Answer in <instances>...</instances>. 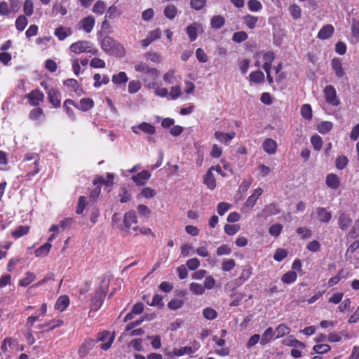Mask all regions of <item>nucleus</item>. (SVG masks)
<instances>
[{"label": "nucleus", "instance_id": "nucleus-1", "mask_svg": "<svg viewBox=\"0 0 359 359\" xmlns=\"http://www.w3.org/2000/svg\"><path fill=\"white\" fill-rule=\"evenodd\" d=\"M69 49L72 53L76 54L86 53L96 55L97 53V50L94 48L93 44L91 42L85 40H81L73 43L70 46Z\"/></svg>", "mask_w": 359, "mask_h": 359}, {"label": "nucleus", "instance_id": "nucleus-2", "mask_svg": "<svg viewBox=\"0 0 359 359\" xmlns=\"http://www.w3.org/2000/svg\"><path fill=\"white\" fill-rule=\"evenodd\" d=\"M137 72L143 73L145 76L143 79L145 82L148 80L156 81L158 77L159 73L156 68L149 67L145 62H140L135 66Z\"/></svg>", "mask_w": 359, "mask_h": 359}, {"label": "nucleus", "instance_id": "nucleus-3", "mask_svg": "<svg viewBox=\"0 0 359 359\" xmlns=\"http://www.w3.org/2000/svg\"><path fill=\"white\" fill-rule=\"evenodd\" d=\"M137 222L136 212L135 210H130L127 212L123 218V224H121L120 228L122 230H126L129 232L130 229H132L134 231L137 229V226H132L136 224Z\"/></svg>", "mask_w": 359, "mask_h": 359}, {"label": "nucleus", "instance_id": "nucleus-4", "mask_svg": "<svg viewBox=\"0 0 359 359\" xmlns=\"http://www.w3.org/2000/svg\"><path fill=\"white\" fill-rule=\"evenodd\" d=\"M114 337V332L111 333L108 331H103L99 333L97 341H103V343L100 345V348L104 351L108 350L111 347Z\"/></svg>", "mask_w": 359, "mask_h": 359}, {"label": "nucleus", "instance_id": "nucleus-5", "mask_svg": "<svg viewBox=\"0 0 359 359\" xmlns=\"http://www.w3.org/2000/svg\"><path fill=\"white\" fill-rule=\"evenodd\" d=\"M41 84L47 90L49 102L54 107H59L61 103L60 92L54 88H48L45 82H42Z\"/></svg>", "mask_w": 359, "mask_h": 359}, {"label": "nucleus", "instance_id": "nucleus-6", "mask_svg": "<svg viewBox=\"0 0 359 359\" xmlns=\"http://www.w3.org/2000/svg\"><path fill=\"white\" fill-rule=\"evenodd\" d=\"M105 294L106 290L104 287H102L97 291L91 301L90 311L96 312L100 308L105 297Z\"/></svg>", "mask_w": 359, "mask_h": 359}, {"label": "nucleus", "instance_id": "nucleus-7", "mask_svg": "<svg viewBox=\"0 0 359 359\" xmlns=\"http://www.w3.org/2000/svg\"><path fill=\"white\" fill-rule=\"evenodd\" d=\"M324 94L327 102L333 106H338L340 102L337 97L336 90L332 86H327L324 89Z\"/></svg>", "mask_w": 359, "mask_h": 359}, {"label": "nucleus", "instance_id": "nucleus-8", "mask_svg": "<svg viewBox=\"0 0 359 359\" xmlns=\"http://www.w3.org/2000/svg\"><path fill=\"white\" fill-rule=\"evenodd\" d=\"M131 130L136 135L140 134V130L148 135H154L156 132L155 127L146 122H142L137 126H133Z\"/></svg>", "mask_w": 359, "mask_h": 359}, {"label": "nucleus", "instance_id": "nucleus-9", "mask_svg": "<svg viewBox=\"0 0 359 359\" xmlns=\"http://www.w3.org/2000/svg\"><path fill=\"white\" fill-rule=\"evenodd\" d=\"M352 219L348 213L346 212H339L338 217V224L342 231H346L352 224Z\"/></svg>", "mask_w": 359, "mask_h": 359}, {"label": "nucleus", "instance_id": "nucleus-10", "mask_svg": "<svg viewBox=\"0 0 359 359\" xmlns=\"http://www.w3.org/2000/svg\"><path fill=\"white\" fill-rule=\"evenodd\" d=\"M95 24V20L94 17L89 15L81 19L79 22V26L80 29L83 30L86 33H90L92 32Z\"/></svg>", "mask_w": 359, "mask_h": 359}, {"label": "nucleus", "instance_id": "nucleus-11", "mask_svg": "<svg viewBox=\"0 0 359 359\" xmlns=\"http://www.w3.org/2000/svg\"><path fill=\"white\" fill-rule=\"evenodd\" d=\"M27 97L29 99V104L32 106H38L44 98V95L42 92L38 90L31 91Z\"/></svg>", "mask_w": 359, "mask_h": 359}, {"label": "nucleus", "instance_id": "nucleus-12", "mask_svg": "<svg viewBox=\"0 0 359 359\" xmlns=\"http://www.w3.org/2000/svg\"><path fill=\"white\" fill-rule=\"evenodd\" d=\"M215 137L221 143L228 145L229 143L234 138L236 133L231 132L226 133L220 131H216L214 134Z\"/></svg>", "mask_w": 359, "mask_h": 359}, {"label": "nucleus", "instance_id": "nucleus-13", "mask_svg": "<svg viewBox=\"0 0 359 359\" xmlns=\"http://www.w3.org/2000/svg\"><path fill=\"white\" fill-rule=\"evenodd\" d=\"M25 161H31L34 160V170L29 171L27 173V175L29 177H33L35 175H36L39 172V158L36 154H26L25 156Z\"/></svg>", "mask_w": 359, "mask_h": 359}, {"label": "nucleus", "instance_id": "nucleus-14", "mask_svg": "<svg viewBox=\"0 0 359 359\" xmlns=\"http://www.w3.org/2000/svg\"><path fill=\"white\" fill-rule=\"evenodd\" d=\"M334 28L332 25H324L318 33V38L321 40H325L330 38L334 34Z\"/></svg>", "mask_w": 359, "mask_h": 359}, {"label": "nucleus", "instance_id": "nucleus-15", "mask_svg": "<svg viewBox=\"0 0 359 359\" xmlns=\"http://www.w3.org/2000/svg\"><path fill=\"white\" fill-rule=\"evenodd\" d=\"M151 174L147 170H142L132 177V180L137 185H144L146 182L150 178Z\"/></svg>", "mask_w": 359, "mask_h": 359}, {"label": "nucleus", "instance_id": "nucleus-16", "mask_svg": "<svg viewBox=\"0 0 359 359\" xmlns=\"http://www.w3.org/2000/svg\"><path fill=\"white\" fill-rule=\"evenodd\" d=\"M277 143L271 139L267 138L262 143V148L265 152L269 154H274L277 151Z\"/></svg>", "mask_w": 359, "mask_h": 359}, {"label": "nucleus", "instance_id": "nucleus-17", "mask_svg": "<svg viewBox=\"0 0 359 359\" xmlns=\"http://www.w3.org/2000/svg\"><path fill=\"white\" fill-rule=\"evenodd\" d=\"M69 305V299L67 295L60 296L55 304V308L60 312L64 311Z\"/></svg>", "mask_w": 359, "mask_h": 359}, {"label": "nucleus", "instance_id": "nucleus-18", "mask_svg": "<svg viewBox=\"0 0 359 359\" xmlns=\"http://www.w3.org/2000/svg\"><path fill=\"white\" fill-rule=\"evenodd\" d=\"M326 184L332 189H337L340 185V180L336 174H328L326 177Z\"/></svg>", "mask_w": 359, "mask_h": 359}, {"label": "nucleus", "instance_id": "nucleus-19", "mask_svg": "<svg viewBox=\"0 0 359 359\" xmlns=\"http://www.w3.org/2000/svg\"><path fill=\"white\" fill-rule=\"evenodd\" d=\"M116 41L111 36H105L101 41V48L104 52L109 53V52L111 51Z\"/></svg>", "mask_w": 359, "mask_h": 359}, {"label": "nucleus", "instance_id": "nucleus-20", "mask_svg": "<svg viewBox=\"0 0 359 359\" xmlns=\"http://www.w3.org/2000/svg\"><path fill=\"white\" fill-rule=\"evenodd\" d=\"M93 106L94 102L91 98H82L80 102L75 105V107L81 111H86L92 109Z\"/></svg>", "mask_w": 359, "mask_h": 359}, {"label": "nucleus", "instance_id": "nucleus-21", "mask_svg": "<svg viewBox=\"0 0 359 359\" xmlns=\"http://www.w3.org/2000/svg\"><path fill=\"white\" fill-rule=\"evenodd\" d=\"M54 34L57 37V39L60 41H63L68 36H70L72 34V31L70 28L60 26L55 29Z\"/></svg>", "mask_w": 359, "mask_h": 359}, {"label": "nucleus", "instance_id": "nucleus-22", "mask_svg": "<svg viewBox=\"0 0 359 359\" xmlns=\"http://www.w3.org/2000/svg\"><path fill=\"white\" fill-rule=\"evenodd\" d=\"M318 218L321 222L327 223L332 218V213L324 208H318L316 210Z\"/></svg>", "mask_w": 359, "mask_h": 359}, {"label": "nucleus", "instance_id": "nucleus-23", "mask_svg": "<svg viewBox=\"0 0 359 359\" xmlns=\"http://www.w3.org/2000/svg\"><path fill=\"white\" fill-rule=\"evenodd\" d=\"M276 339V337H275L274 336L273 330L271 327H269L262 334L260 339V344L262 345H265Z\"/></svg>", "mask_w": 359, "mask_h": 359}, {"label": "nucleus", "instance_id": "nucleus-24", "mask_svg": "<svg viewBox=\"0 0 359 359\" xmlns=\"http://www.w3.org/2000/svg\"><path fill=\"white\" fill-rule=\"evenodd\" d=\"M275 58L274 53L271 51H269L267 53H265L263 55V69L265 72H267V70H271L272 62H273Z\"/></svg>", "mask_w": 359, "mask_h": 359}, {"label": "nucleus", "instance_id": "nucleus-25", "mask_svg": "<svg viewBox=\"0 0 359 359\" xmlns=\"http://www.w3.org/2000/svg\"><path fill=\"white\" fill-rule=\"evenodd\" d=\"M203 182L211 190L215 188L216 181L211 170H209L205 175Z\"/></svg>", "mask_w": 359, "mask_h": 359}, {"label": "nucleus", "instance_id": "nucleus-26", "mask_svg": "<svg viewBox=\"0 0 359 359\" xmlns=\"http://www.w3.org/2000/svg\"><path fill=\"white\" fill-rule=\"evenodd\" d=\"M94 345L95 341L93 339H86L82 346H80L79 349V353L81 355H85L94 346Z\"/></svg>", "mask_w": 359, "mask_h": 359}, {"label": "nucleus", "instance_id": "nucleus-27", "mask_svg": "<svg viewBox=\"0 0 359 359\" xmlns=\"http://www.w3.org/2000/svg\"><path fill=\"white\" fill-rule=\"evenodd\" d=\"M243 23L250 29H253L255 28L257 22L258 21V18L254 15H251L248 14L245 15L243 18Z\"/></svg>", "mask_w": 359, "mask_h": 359}, {"label": "nucleus", "instance_id": "nucleus-28", "mask_svg": "<svg viewBox=\"0 0 359 359\" xmlns=\"http://www.w3.org/2000/svg\"><path fill=\"white\" fill-rule=\"evenodd\" d=\"M64 85L69 87L78 95H81L82 93V88L79 86L78 82L76 79H69L64 81Z\"/></svg>", "mask_w": 359, "mask_h": 359}, {"label": "nucleus", "instance_id": "nucleus-29", "mask_svg": "<svg viewBox=\"0 0 359 359\" xmlns=\"http://www.w3.org/2000/svg\"><path fill=\"white\" fill-rule=\"evenodd\" d=\"M189 354H192V351L189 346L181 347L180 348H175L172 350V353H170L171 356L175 355L177 357Z\"/></svg>", "mask_w": 359, "mask_h": 359}, {"label": "nucleus", "instance_id": "nucleus-30", "mask_svg": "<svg viewBox=\"0 0 359 359\" xmlns=\"http://www.w3.org/2000/svg\"><path fill=\"white\" fill-rule=\"evenodd\" d=\"M164 15L169 20H172L175 18L177 13V8L175 6L170 4L165 7L163 10Z\"/></svg>", "mask_w": 359, "mask_h": 359}, {"label": "nucleus", "instance_id": "nucleus-31", "mask_svg": "<svg viewBox=\"0 0 359 359\" xmlns=\"http://www.w3.org/2000/svg\"><path fill=\"white\" fill-rule=\"evenodd\" d=\"M249 80L252 83H262L264 81V74L262 72L259 70L252 72L249 75Z\"/></svg>", "mask_w": 359, "mask_h": 359}, {"label": "nucleus", "instance_id": "nucleus-32", "mask_svg": "<svg viewBox=\"0 0 359 359\" xmlns=\"http://www.w3.org/2000/svg\"><path fill=\"white\" fill-rule=\"evenodd\" d=\"M333 128V123L330 121H322L317 126L318 131L321 134L329 133Z\"/></svg>", "mask_w": 359, "mask_h": 359}, {"label": "nucleus", "instance_id": "nucleus-33", "mask_svg": "<svg viewBox=\"0 0 359 359\" xmlns=\"http://www.w3.org/2000/svg\"><path fill=\"white\" fill-rule=\"evenodd\" d=\"M283 343L284 345H285L287 346L299 347V348H305V344L303 342H302L296 339H292L290 337L284 339L283 340Z\"/></svg>", "mask_w": 359, "mask_h": 359}, {"label": "nucleus", "instance_id": "nucleus-34", "mask_svg": "<svg viewBox=\"0 0 359 359\" xmlns=\"http://www.w3.org/2000/svg\"><path fill=\"white\" fill-rule=\"evenodd\" d=\"M224 23V18L222 15H215L210 20L211 27L214 29H220Z\"/></svg>", "mask_w": 359, "mask_h": 359}, {"label": "nucleus", "instance_id": "nucleus-35", "mask_svg": "<svg viewBox=\"0 0 359 359\" xmlns=\"http://www.w3.org/2000/svg\"><path fill=\"white\" fill-rule=\"evenodd\" d=\"M332 67L335 72L336 76L339 78H341L344 75V71L343 69L341 62L339 60H333L332 61Z\"/></svg>", "mask_w": 359, "mask_h": 359}, {"label": "nucleus", "instance_id": "nucleus-36", "mask_svg": "<svg viewBox=\"0 0 359 359\" xmlns=\"http://www.w3.org/2000/svg\"><path fill=\"white\" fill-rule=\"evenodd\" d=\"M128 81V78L124 72H120L118 74L113 75L112 76V82L117 85L126 83Z\"/></svg>", "mask_w": 359, "mask_h": 359}, {"label": "nucleus", "instance_id": "nucleus-37", "mask_svg": "<svg viewBox=\"0 0 359 359\" xmlns=\"http://www.w3.org/2000/svg\"><path fill=\"white\" fill-rule=\"evenodd\" d=\"M297 278V273L294 271H290L285 274L281 278V280L286 284H290L294 283Z\"/></svg>", "mask_w": 359, "mask_h": 359}, {"label": "nucleus", "instance_id": "nucleus-38", "mask_svg": "<svg viewBox=\"0 0 359 359\" xmlns=\"http://www.w3.org/2000/svg\"><path fill=\"white\" fill-rule=\"evenodd\" d=\"M280 212V210L277 208L275 204H269L266 205L263 210V214L265 217H269L271 215H277Z\"/></svg>", "mask_w": 359, "mask_h": 359}, {"label": "nucleus", "instance_id": "nucleus-39", "mask_svg": "<svg viewBox=\"0 0 359 359\" xmlns=\"http://www.w3.org/2000/svg\"><path fill=\"white\" fill-rule=\"evenodd\" d=\"M15 341L13 340L11 337L6 338L2 344H1V350L4 353L9 352L11 349L13 348V346L15 345Z\"/></svg>", "mask_w": 359, "mask_h": 359}, {"label": "nucleus", "instance_id": "nucleus-40", "mask_svg": "<svg viewBox=\"0 0 359 359\" xmlns=\"http://www.w3.org/2000/svg\"><path fill=\"white\" fill-rule=\"evenodd\" d=\"M36 278V276L32 272H27L25 276L19 281L20 286L26 287L32 283Z\"/></svg>", "mask_w": 359, "mask_h": 359}, {"label": "nucleus", "instance_id": "nucleus-41", "mask_svg": "<svg viewBox=\"0 0 359 359\" xmlns=\"http://www.w3.org/2000/svg\"><path fill=\"white\" fill-rule=\"evenodd\" d=\"M51 246L52 245L50 243H46L37 248L34 252L36 257H43L48 255L50 249L51 248Z\"/></svg>", "mask_w": 359, "mask_h": 359}, {"label": "nucleus", "instance_id": "nucleus-42", "mask_svg": "<svg viewBox=\"0 0 359 359\" xmlns=\"http://www.w3.org/2000/svg\"><path fill=\"white\" fill-rule=\"evenodd\" d=\"M109 53L118 57H123L125 55V48L121 43L116 41L111 51H110Z\"/></svg>", "mask_w": 359, "mask_h": 359}, {"label": "nucleus", "instance_id": "nucleus-43", "mask_svg": "<svg viewBox=\"0 0 359 359\" xmlns=\"http://www.w3.org/2000/svg\"><path fill=\"white\" fill-rule=\"evenodd\" d=\"M27 23H28V20H27V18L25 15H21L18 16V18L15 20L16 29L18 31L22 32L25 29V28L27 25Z\"/></svg>", "mask_w": 359, "mask_h": 359}, {"label": "nucleus", "instance_id": "nucleus-44", "mask_svg": "<svg viewBox=\"0 0 359 359\" xmlns=\"http://www.w3.org/2000/svg\"><path fill=\"white\" fill-rule=\"evenodd\" d=\"M43 112L41 108H35L30 111L29 117L32 121H39L43 118Z\"/></svg>", "mask_w": 359, "mask_h": 359}, {"label": "nucleus", "instance_id": "nucleus-45", "mask_svg": "<svg viewBox=\"0 0 359 359\" xmlns=\"http://www.w3.org/2000/svg\"><path fill=\"white\" fill-rule=\"evenodd\" d=\"M301 115L307 120L312 118V109L310 104H304L301 107Z\"/></svg>", "mask_w": 359, "mask_h": 359}, {"label": "nucleus", "instance_id": "nucleus-46", "mask_svg": "<svg viewBox=\"0 0 359 359\" xmlns=\"http://www.w3.org/2000/svg\"><path fill=\"white\" fill-rule=\"evenodd\" d=\"M274 331V336L276 339L280 338L288 334L290 329L285 325H279Z\"/></svg>", "mask_w": 359, "mask_h": 359}, {"label": "nucleus", "instance_id": "nucleus-47", "mask_svg": "<svg viewBox=\"0 0 359 359\" xmlns=\"http://www.w3.org/2000/svg\"><path fill=\"white\" fill-rule=\"evenodd\" d=\"M257 201V198L254 196L251 195L250 196L246 202L244 203L243 206L241 208V211L243 212H247V208H252L255 206Z\"/></svg>", "mask_w": 359, "mask_h": 359}, {"label": "nucleus", "instance_id": "nucleus-48", "mask_svg": "<svg viewBox=\"0 0 359 359\" xmlns=\"http://www.w3.org/2000/svg\"><path fill=\"white\" fill-rule=\"evenodd\" d=\"M189 289L191 292L196 295H201L205 292L204 287L196 283H191L189 285Z\"/></svg>", "mask_w": 359, "mask_h": 359}, {"label": "nucleus", "instance_id": "nucleus-49", "mask_svg": "<svg viewBox=\"0 0 359 359\" xmlns=\"http://www.w3.org/2000/svg\"><path fill=\"white\" fill-rule=\"evenodd\" d=\"M114 178V174L108 172L107 175V179H104L103 177H100L94 180V183L96 184L97 182H100L109 186L112 184Z\"/></svg>", "mask_w": 359, "mask_h": 359}, {"label": "nucleus", "instance_id": "nucleus-50", "mask_svg": "<svg viewBox=\"0 0 359 359\" xmlns=\"http://www.w3.org/2000/svg\"><path fill=\"white\" fill-rule=\"evenodd\" d=\"M106 8V4L102 1H97L93 7V12L98 14L102 15L104 13Z\"/></svg>", "mask_w": 359, "mask_h": 359}, {"label": "nucleus", "instance_id": "nucleus-51", "mask_svg": "<svg viewBox=\"0 0 359 359\" xmlns=\"http://www.w3.org/2000/svg\"><path fill=\"white\" fill-rule=\"evenodd\" d=\"M348 163V160L346 156H339L337 158L335 161V165L337 169L339 170H343L346 168Z\"/></svg>", "mask_w": 359, "mask_h": 359}, {"label": "nucleus", "instance_id": "nucleus-52", "mask_svg": "<svg viewBox=\"0 0 359 359\" xmlns=\"http://www.w3.org/2000/svg\"><path fill=\"white\" fill-rule=\"evenodd\" d=\"M29 227L27 225L18 226L13 233V236L20 238L28 233Z\"/></svg>", "mask_w": 359, "mask_h": 359}, {"label": "nucleus", "instance_id": "nucleus-53", "mask_svg": "<svg viewBox=\"0 0 359 359\" xmlns=\"http://www.w3.org/2000/svg\"><path fill=\"white\" fill-rule=\"evenodd\" d=\"M236 266V262L233 259H224L222 263V269L224 271H229Z\"/></svg>", "mask_w": 359, "mask_h": 359}, {"label": "nucleus", "instance_id": "nucleus-54", "mask_svg": "<svg viewBox=\"0 0 359 359\" xmlns=\"http://www.w3.org/2000/svg\"><path fill=\"white\" fill-rule=\"evenodd\" d=\"M248 6L252 12H257L262 8V5L258 0H249Z\"/></svg>", "mask_w": 359, "mask_h": 359}, {"label": "nucleus", "instance_id": "nucleus-55", "mask_svg": "<svg viewBox=\"0 0 359 359\" xmlns=\"http://www.w3.org/2000/svg\"><path fill=\"white\" fill-rule=\"evenodd\" d=\"M224 230L226 234L233 236L240 230V226L238 224H226Z\"/></svg>", "mask_w": 359, "mask_h": 359}, {"label": "nucleus", "instance_id": "nucleus-56", "mask_svg": "<svg viewBox=\"0 0 359 359\" xmlns=\"http://www.w3.org/2000/svg\"><path fill=\"white\" fill-rule=\"evenodd\" d=\"M143 321H144V319L142 318H141L139 320H136L134 322H131V323H128L125 329V331L122 333L121 337H123V335L126 336V335L129 334H128L129 331L132 330L135 327L140 325Z\"/></svg>", "mask_w": 359, "mask_h": 359}, {"label": "nucleus", "instance_id": "nucleus-57", "mask_svg": "<svg viewBox=\"0 0 359 359\" xmlns=\"http://www.w3.org/2000/svg\"><path fill=\"white\" fill-rule=\"evenodd\" d=\"M289 10H290V14L293 18L299 19L301 18L302 9L298 5L293 4V5L290 6L289 8Z\"/></svg>", "mask_w": 359, "mask_h": 359}, {"label": "nucleus", "instance_id": "nucleus-58", "mask_svg": "<svg viewBox=\"0 0 359 359\" xmlns=\"http://www.w3.org/2000/svg\"><path fill=\"white\" fill-rule=\"evenodd\" d=\"M311 142L316 150H320L323 145V140L319 135H313L311 138Z\"/></svg>", "mask_w": 359, "mask_h": 359}, {"label": "nucleus", "instance_id": "nucleus-59", "mask_svg": "<svg viewBox=\"0 0 359 359\" xmlns=\"http://www.w3.org/2000/svg\"><path fill=\"white\" fill-rule=\"evenodd\" d=\"M23 11L26 15L30 16L34 12V4L32 0H25L23 6Z\"/></svg>", "mask_w": 359, "mask_h": 359}, {"label": "nucleus", "instance_id": "nucleus-60", "mask_svg": "<svg viewBox=\"0 0 359 359\" xmlns=\"http://www.w3.org/2000/svg\"><path fill=\"white\" fill-rule=\"evenodd\" d=\"M141 88V83L139 81L133 80L128 83V92L130 93H135Z\"/></svg>", "mask_w": 359, "mask_h": 359}, {"label": "nucleus", "instance_id": "nucleus-61", "mask_svg": "<svg viewBox=\"0 0 359 359\" xmlns=\"http://www.w3.org/2000/svg\"><path fill=\"white\" fill-rule=\"evenodd\" d=\"M137 209L140 217L148 218L151 215L150 209L145 205H139Z\"/></svg>", "mask_w": 359, "mask_h": 359}, {"label": "nucleus", "instance_id": "nucleus-62", "mask_svg": "<svg viewBox=\"0 0 359 359\" xmlns=\"http://www.w3.org/2000/svg\"><path fill=\"white\" fill-rule=\"evenodd\" d=\"M231 207V205L228 203H225V202H221L219 203H218L217 206V212L219 215L222 216L225 214V212H226Z\"/></svg>", "mask_w": 359, "mask_h": 359}, {"label": "nucleus", "instance_id": "nucleus-63", "mask_svg": "<svg viewBox=\"0 0 359 359\" xmlns=\"http://www.w3.org/2000/svg\"><path fill=\"white\" fill-rule=\"evenodd\" d=\"M187 33L189 35L191 41H194L197 39V28L196 26H188L187 27Z\"/></svg>", "mask_w": 359, "mask_h": 359}, {"label": "nucleus", "instance_id": "nucleus-64", "mask_svg": "<svg viewBox=\"0 0 359 359\" xmlns=\"http://www.w3.org/2000/svg\"><path fill=\"white\" fill-rule=\"evenodd\" d=\"M248 39V34L245 32H237L233 35L232 40L237 43H241Z\"/></svg>", "mask_w": 359, "mask_h": 359}]
</instances>
